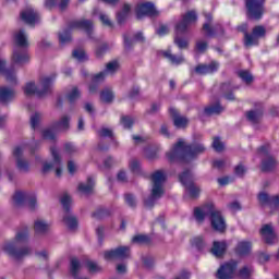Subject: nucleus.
<instances>
[{"label":"nucleus","mask_w":279,"mask_h":279,"mask_svg":"<svg viewBox=\"0 0 279 279\" xmlns=\"http://www.w3.org/2000/svg\"><path fill=\"white\" fill-rule=\"evenodd\" d=\"M246 14L252 21H260L265 14V0H246Z\"/></svg>","instance_id":"11"},{"label":"nucleus","mask_w":279,"mask_h":279,"mask_svg":"<svg viewBox=\"0 0 279 279\" xmlns=\"http://www.w3.org/2000/svg\"><path fill=\"white\" fill-rule=\"evenodd\" d=\"M238 264L234 260H230L223 264L218 269L216 277L217 279H232L234 278V272L236 271Z\"/></svg>","instance_id":"16"},{"label":"nucleus","mask_w":279,"mask_h":279,"mask_svg":"<svg viewBox=\"0 0 279 279\" xmlns=\"http://www.w3.org/2000/svg\"><path fill=\"white\" fill-rule=\"evenodd\" d=\"M14 43L16 46L13 50V62L15 64H25V62H29V54L27 53L29 40H27V33H25V29L15 32Z\"/></svg>","instance_id":"5"},{"label":"nucleus","mask_w":279,"mask_h":279,"mask_svg":"<svg viewBox=\"0 0 279 279\" xmlns=\"http://www.w3.org/2000/svg\"><path fill=\"white\" fill-rule=\"evenodd\" d=\"M71 123V117L63 116L61 117L60 121L56 123L57 130H62L63 132H66L69 130Z\"/></svg>","instance_id":"35"},{"label":"nucleus","mask_w":279,"mask_h":279,"mask_svg":"<svg viewBox=\"0 0 279 279\" xmlns=\"http://www.w3.org/2000/svg\"><path fill=\"white\" fill-rule=\"evenodd\" d=\"M239 87H234L232 86V83H223L220 86V90L222 93V95L229 100V101H234V94L231 93V90H234ZM229 93V94H228Z\"/></svg>","instance_id":"29"},{"label":"nucleus","mask_w":279,"mask_h":279,"mask_svg":"<svg viewBox=\"0 0 279 279\" xmlns=\"http://www.w3.org/2000/svg\"><path fill=\"white\" fill-rule=\"evenodd\" d=\"M221 112H223V107L219 102L205 108V114L208 117H213V114H221Z\"/></svg>","instance_id":"31"},{"label":"nucleus","mask_w":279,"mask_h":279,"mask_svg":"<svg viewBox=\"0 0 279 279\" xmlns=\"http://www.w3.org/2000/svg\"><path fill=\"white\" fill-rule=\"evenodd\" d=\"M87 269L89 274H99L104 268H101L96 262H87Z\"/></svg>","instance_id":"51"},{"label":"nucleus","mask_w":279,"mask_h":279,"mask_svg":"<svg viewBox=\"0 0 279 279\" xmlns=\"http://www.w3.org/2000/svg\"><path fill=\"white\" fill-rule=\"evenodd\" d=\"M61 206L64 210L63 223L69 230H77V217L71 213V206H73V198L71 195L64 193L60 198Z\"/></svg>","instance_id":"9"},{"label":"nucleus","mask_w":279,"mask_h":279,"mask_svg":"<svg viewBox=\"0 0 279 279\" xmlns=\"http://www.w3.org/2000/svg\"><path fill=\"white\" fill-rule=\"evenodd\" d=\"M100 99L105 104H112V100L114 99V93H112L110 89H105L100 93Z\"/></svg>","instance_id":"45"},{"label":"nucleus","mask_w":279,"mask_h":279,"mask_svg":"<svg viewBox=\"0 0 279 279\" xmlns=\"http://www.w3.org/2000/svg\"><path fill=\"white\" fill-rule=\"evenodd\" d=\"M120 66L121 65L119 64V61L113 60L106 64L104 72H105V74H107V76L114 75V73H117V71H119Z\"/></svg>","instance_id":"32"},{"label":"nucleus","mask_w":279,"mask_h":279,"mask_svg":"<svg viewBox=\"0 0 279 279\" xmlns=\"http://www.w3.org/2000/svg\"><path fill=\"white\" fill-rule=\"evenodd\" d=\"M0 73H3L9 84H16V74L14 71L5 70V60H0Z\"/></svg>","instance_id":"28"},{"label":"nucleus","mask_w":279,"mask_h":279,"mask_svg":"<svg viewBox=\"0 0 279 279\" xmlns=\"http://www.w3.org/2000/svg\"><path fill=\"white\" fill-rule=\"evenodd\" d=\"M64 151L69 156H73V154H77V147L74 146L73 143L69 142L64 144Z\"/></svg>","instance_id":"56"},{"label":"nucleus","mask_w":279,"mask_h":279,"mask_svg":"<svg viewBox=\"0 0 279 279\" xmlns=\"http://www.w3.org/2000/svg\"><path fill=\"white\" fill-rule=\"evenodd\" d=\"M58 3H59L60 10L63 11V10H66V5H69V0H46L45 5L46 8L51 9L58 5Z\"/></svg>","instance_id":"33"},{"label":"nucleus","mask_w":279,"mask_h":279,"mask_svg":"<svg viewBox=\"0 0 279 279\" xmlns=\"http://www.w3.org/2000/svg\"><path fill=\"white\" fill-rule=\"evenodd\" d=\"M278 167V162L276 161V158L272 156H267L265 159L262 161V171L264 173H269L274 171Z\"/></svg>","instance_id":"27"},{"label":"nucleus","mask_w":279,"mask_h":279,"mask_svg":"<svg viewBox=\"0 0 279 279\" xmlns=\"http://www.w3.org/2000/svg\"><path fill=\"white\" fill-rule=\"evenodd\" d=\"M170 114L173 119L175 128H186V125H189V119H186V117L180 116L175 108H170Z\"/></svg>","instance_id":"23"},{"label":"nucleus","mask_w":279,"mask_h":279,"mask_svg":"<svg viewBox=\"0 0 279 279\" xmlns=\"http://www.w3.org/2000/svg\"><path fill=\"white\" fill-rule=\"evenodd\" d=\"M53 76H45L40 80L39 85L36 86V83L28 82L24 86V94L27 97L32 95H37V97H45V95H49L51 93V87L53 86Z\"/></svg>","instance_id":"8"},{"label":"nucleus","mask_w":279,"mask_h":279,"mask_svg":"<svg viewBox=\"0 0 279 279\" xmlns=\"http://www.w3.org/2000/svg\"><path fill=\"white\" fill-rule=\"evenodd\" d=\"M144 266L146 267V269H151V267H154V264L156 263V260L154 259V257L146 255L142 258Z\"/></svg>","instance_id":"60"},{"label":"nucleus","mask_w":279,"mask_h":279,"mask_svg":"<svg viewBox=\"0 0 279 279\" xmlns=\"http://www.w3.org/2000/svg\"><path fill=\"white\" fill-rule=\"evenodd\" d=\"M20 19L26 25L34 27L36 24L40 22V14L38 11L34 10L32 7H28L20 13Z\"/></svg>","instance_id":"15"},{"label":"nucleus","mask_w":279,"mask_h":279,"mask_svg":"<svg viewBox=\"0 0 279 279\" xmlns=\"http://www.w3.org/2000/svg\"><path fill=\"white\" fill-rule=\"evenodd\" d=\"M72 57L74 60H77L78 62H86L88 60V56H86V51L82 48L74 49L72 52Z\"/></svg>","instance_id":"38"},{"label":"nucleus","mask_w":279,"mask_h":279,"mask_svg":"<svg viewBox=\"0 0 279 279\" xmlns=\"http://www.w3.org/2000/svg\"><path fill=\"white\" fill-rule=\"evenodd\" d=\"M272 196L266 192H259L257 195V202L259 206H270Z\"/></svg>","instance_id":"34"},{"label":"nucleus","mask_w":279,"mask_h":279,"mask_svg":"<svg viewBox=\"0 0 279 279\" xmlns=\"http://www.w3.org/2000/svg\"><path fill=\"white\" fill-rule=\"evenodd\" d=\"M206 151V146L202 143H194L192 145H186L183 140H180L170 151L167 153V158L170 162H175L180 160L181 162H189L193 160L199 154Z\"/></svg>","instance_id":"2"},{"label":"nucleus","mask_w":279,"mask_h":279,"mask_svg":"<svg viewBox=\"0 0 279 279\" xmlns=\"http://www.w3.org/2000/svg\"><path fill=\"white\" fill-rule=\"evenodd\" d=\"M50 154L53 158V167L56 169V175L60 178V175H62V166H61L62 159L60 158V154L58 153V149L54 146L50 147Z\"/></svg>","instance_id":"24"},{"label":"nucleus","mask_w":279,"mask_h":279,"mask_svg":"<svg viewBox=\"0 0 279 279\" xmlns=\"http://www.w3.org/2000/svg\"><path fill=\"white\" fill-rule=\"evenodd\" d=\"M92 216L94 219H106V217H110V210L107 208H99Z\"/></svg>","instance_id":"49"},{"label":"nucleus","mask_w":279,"mask_h":279,"mask_svg":"<svg viewBox=\"0 0 279 279\" xmlns=\"http://www.w3.org/2000/svg\"><path fill=\"white\" fill-rule=\"evenodd\" d=\"M106 77H108V75L106 74V72L101 71L92 77V82L93 84H101L102 82H105Z\"/></svg>","instance_id":"53"},{"label":"nucleus","mask_w":279,"mask_h":279,"mask_svg":"<svg viewBox=\"0 0 279 279\" xmlns=\"http://www.w3.org/2000/svg\"><path fill=\"white\" fill-rule=\"evenodd\" d=\"M121 125H123L124 130H130L132 125H134V118L130 116H122L120 120Z\"/></svg>","instance_id":"48"},{"label":"nucleus","mask_w":279,"mask_h":279,"mask_svg":"<svg viewBox=\"0 0 279 279\" xmlns=\"http://www.w3.org/2000/svg\"><path fill=\"white\" fill-rule=\"evenodd\" d=\"M213 147L215 151L221 153L223 151L226 145L223 144V142H221L219 137H214Z\"/></svg>","instance_id":"54"},{"label":"nucleus","mask_w":279,"mask_h":279,"mask_svg":"<svg viewBox=\"0 0 279 279\" xmlns=\"http://www.w3.org/2000/svg\"><path fill=\"white\" fill-rule=\"evenodd\" d=\"M27 204L28 210L34 213L36 208H38V203L36 201V194H31L27 192L17 191L13 195V206L21 208V206H25Z\"/></svg>","instance_id":"10"},{"label":"nucleus","mask_w":279,"mask_h":279,"mask_svg":"<svg viewBox=\"0 0 279 279\" xmlns=\"http://www.w3.org/2000/svg\"><path fill=\"white\" fill-rule=\"evenodd\" d=\"M81 95L82 93L80 92V88L73 87L66 97L70 104H73L74 101H77V99H80Z\"/></svg>","instance_id":"47"},{"label":"nucleus","mask_w":279,"mask_h":279,"mask_svg":"<svg viewBox=\"0 0 279 279\" xmlns=\"http://www.w3.org/2000/svg\"><path fill=\"white\" fill-rule=\"evenodd\" d=\"M129 167L132 173H135L136 175H141L143 173V170L141 168V161L138 159H131L129 162Z\"/></svg>","instance_id":"42"},{"label":"nucleus","mask_w":279,"mask_h":279,"mask_svg":"<svg viewBox=\"0 0 279 279\" xmlns=\"http://www.w3.org/2000/svg\"><path fill=\"white\" fill-rule=\"evenodd\" d=\"M194 217L198 223H202L206 217H210L211 228L216 232H226V219H223L221 211L217 210L213 203L203 207H196L194 209Z\"/></svg>","instance_id":"3"},{"label":"nucleus","mask_w":279,"mask_h":279,"mask_svg":"<svg viewBox=\"0 0 279 279\" xmlns=\"http://www.w3.org/2000/svg\"><path fill=\"white\" fill-rule=\"evenodd\" d=\"M219 70V63L217 61H211L208 64H198L195 68V73L197 75H208L210 73H216Z\"/></svg>","instance_id":"19"},{"label":"nucleus","mask_w":279,"mask_h":279,"mask_svg":"<svg viewBox=\"0 0 279 279\" xmlns=\"http://www.w3.org/2000/svg\"><path fill=\"white\" fill-rule=\"evenodd\" d=\"M49 222L44 219H37L34 222V231L38 236H45L49 232Z\"/></svg>","instance_id":"20"},{"label":"nucleus","mask_w":279,"mask_h":279,"mask_svg":"<svg viewBox=\"0 0 279 279\" xmlns=\"http://www.w3.org/2000/svg\"><path fill=\"white\" fill-rule=\"evenodd\" d=\"M205 19H207L208 23H205L203 25L204 32H206V35L209 37L215 36V29L210 27V21H213V15L210 13L205 14Z\"/></svg>","instance_id":"44"},{"label":"nucleus","mask_w":279,"mask_h":279,"mask_svg":"<svg viewBox=\"0 0 279 279\" xmlns=\"http://www.w3.org/2000/svg\"><path fill=\"white\" fill-rule=\"evenodd\" d=\"M143 40H144L143 33L135 34L133 40L128 38V36L124 35V47L125 49H130V47L134 45V41L142 43Z\"/></svg>","instance_id":"37"},{"label":"nucleus","mask_w":279,"mask_h":279,"mask_svg":"<svg viewBox=\"0 0 279 279\" xmlns=\"http://www.w3.org/2000/svg\"><path fill=\"white\" fill-rule=\"evenodd\" d=\"M250 252H252V242L251 241H240L238 242L236 246H235V253L239 256H247V254H250Z\"/></svg>","instance_id":"26"},{"label":"nucleus","mask_w":279,"mask_h":279,"mask_svg":"<svg viewBox=\"0 0 279 279\" xmlns=\"http://www.w3.org/2000/svg\"><path fill=\"white\" fill-rule=\"evenodd\" d=\"M40 121H43V114L36 111L34 114L31 116V128H33V130H36V128H38V125L40 124Z\"/></svg>","instance_id":"46"},{"label":"nucleus","mask_w":279,"mask_h":279,"mask_svg":"<svg viewBox=\"0 0 279 279\" xmlns=\"http://www.w3.org/2000/svg\"><path fill=\"white\" fill-rule=\"evenodd\" d=\"M71 29H84L89 38H93V21L76 20L70 23L69 28L59 33L60 45L71 43Z\"/></svg>","instance_id":"7"},{"label":"nucleus","mask_w":279,"mask_h":279,"mask_svg":"<svg viewBox=\"0 0 279 279\" xmlns=\"http://www.w3.org/2000/svg\"><path fill=\"white\" fill-rule=\"evenodd\" d=\"M80 269H82V263H80L77 257H72L70 262V274L73 278H78Z\"/></svg>","instance_id":"30"},{"label":"nucleus","mask_w":279,"mask_h":279,"mask_svg":"<svg viewBox=\"0 0 279 279\" xmlns=\"http://www.w3.org/2000/svg\"><path fill=\"white\" fill-rule=\"evenodd\" d=\"M254 45H258V39L255 37V35L252 33H245L244 36V46L246 48L254 47Z\"/></svg>","instance_id":"43"},{"label":"nucleus","mask_w":279,"mask_h":279,"mask_svg":"<svg viewBox=\"0 0 279 279\" xmlns=\"http://www.w3.org/2000/svg\"><path fill=\"white\" fill-rule=\"evenodd\" d=\"M165 58H167V60H169L171 62V64H182V62H184V57L182 56H175L173 53H171V50H168L166 52H163Z\"/></svg>","instance_id":"36"},{"label":"nucleus","mask_w":279,"mask_h":279,"mask_svg":"<svg viewBox=\"0 0 279 279\" xmlns=\"http://www.w3.org/2000/svg\"><path fill=\"white\" fill-rule=\"evenodd\" d=\"M192 244L197 250H204V247L206 246V243H204V239H202V236L194 238L193 241H192Z\"/></svg>","instance_id":"61"},{"label":"nucleus","mask_w":279,"mask_h":279,"mask_svg":"<svg viewBox=\"0 0 279 279\" xmlns=\"http://www.w3.org/2000/svg\"><path fill=\"white\" fill-rule=\"evenodd\" d=\"M43 138L46 141H56V132L53 129H45L43 131Z\"/></svg>","instance_id":"55"},{"label":"nucleus","mask_w":279,"mask_h":279,"mask_svg":"<svg viewBox=\"0 0 279 279\" xmlns=\"http://www.w3.org/2000/svg\"><path fill=\"white\" fill-rule=\"evenodd\" d=\"M252 34L258 40V38L265 37V34H267V29H265V26L258 25L253 28Z\"/></svg>","instance_id":"50"},{"label":"nucleus","mask_w":279,"mask_h":279,"mask_svg":"<svg viewBox=\"0 0 279 279\" xmlns=\"http://www.w3.org/2000/svg\"><path fill=\"white\" fill-rule=\"evenodd\" d=\"M14 97V89L7 86L0 87V104H10Z\"/></svg>","instance_id":"25"},{"label":"nucleus","mask_w":279,"mask_h":279,"mask_svg":"<svg viewBox=\"0 0 279 279\" xmlns=\"http://www.w3.org/2000/svg\"><path fill=\"white\" fill-rule=\"evenodd\" d=\"M105 260H125L130 258V247L119 246L104 252Z\"/></svg>","instance_id":"14"},{"label":"nucleus","mask_w":279,"mask_h":279,"mask_svg":"<svg viewBox=\"0 0 279 279\" xmlns=\"http://www.w3.org/2000/svg\"><path fill=\"white\" fill-rule=\"evenodd\" d=\"M167 181V173L162 170H157L151 175L153 189L150 196L144 199L145 208H154L156 202L165 195V182Z\"/></svg>","instance_id":"4"},{"label":"nucleus","mask_w":279,"mask_h":279,"mask_svg":"<svg viewBox=\"0 0 279 279\" xmlns=\"http://www.w3.org/2000/svg\"><path fill=\"white\" fill-rule=\"evenodd\" d=\"M110 49V46L108 44H102L96 49V57L102 58V56Z\"/></svg>","instance_id":"59"},{"label":"nucleus","mask_w":279,"mask_h":279,"mask_svg":"<svg viewBox=\"0 0 279 279\" xmlns=\"http://www.w3.org/2000/svg\"><path fill=\"white\" fill-rule=\"evenodd\" d=\"M238 77L242 80L245 84H252L254 82V76L247 70L238 71Z\"/></svg>","instance_id":"39"},{"label":"nucleus","mask_w":279,"mask_h":279,"mask_svg":"<svg viewBox=\"0 0 279 279\" xmlns=\"http://www.w3.org/2000/svg\"><path fill=\"white\" fill-rule=\"evenodd\" d=\"M130 10H132L130 4H124L121 12L118 13V23L120 25L125 23V19H128V15L130 14Z\"/></svg>","instance_id":"40"},{"label":"nucleus","mask_w":279,"mask_h":279,"mask_svg":"<svg viewBox=\"0 0 279 279\" xmlns=\"http://www.w3.org/2000/svg\"><path fill=\"white\" fill-rule=\"evenodd\" d=\"M77 189L82 195H93L95 191V179L89 177L85 183H80Z\"/></svg>","instance_id":"21"},{"label":"nucleus","mask_w":279,"mask_h":279,"mask_svg":"<svg viewBox=\"0 0 279 279\" xmlns=\"http://www.w3.org/2000/svg\"><path fill=\"white\" fill-rule=\"evenodd\" d=\"M254 274V268L252 266H244L242 269H240V277L247 279Z\"/></svg>","instance_id":"52"},{"label":"nucleus","mask_w":279,"mask_h":279,"mask_svg":"<svg viewBox=\"0 0 279 279\" xmlns=\"http://www.w3.org/2000/svg\"><path fill=\"white\" fill-rule=\"evenodd\" d=\"M260 234L268 245H272V243H276L277 236L276 232L274 231V226L271 225H264L260 229Z\"/></svg>","instance_id":"18"},{"label":"nucleus","mask_w":279,"mask_h":279,"mask_svg":"<svg viewBox=\"0 0 279 279\" xmlns=\"http://www.w3.org/2000/svg\"><path fill=\"white\" fill-rule=\"evenodd\" d=\"M136 16L138 20L143 16H158V11L151 2L140 3L136 7Z\"/></svg>","instance_id":"17"},{"label":"nucleus","mask_w":279,"mask_h":279,"mask_svg":"<svg viewBox=\"0 0 279 279\" xmlns=\"http://www.w3.org/2000/svg\"><path fill=\"white\" fill-rule=\"evenodd\" d=\"M197 21V13L195 11H189L182 17V20L177 24L175 31L177 35L174 37V45L179 47V49H189V40L186 38L181 37L179 34H184L186 29H189V25H193Z\"/></svg>","instance_id":"6"},{"label":"nucleus","mask_w":279,"mask_h":279,"mask_svg":"<svg viewBox=\"0 0 279 279\" xmlns=\"http://www.w3.org/2000/svg\"><path fill=\"white\" fill-rule=\"evenodd\" d=\"M26 147V145L15 146L12 151L15 158V167L20 173H29V161L23 158V151Z\"/></svg>","instance_id":"13"},{"label":"nucleus","mask_w":279,"mask_h":279,"mask_svg":"<svg viewBox=\"0 0 279 279\" xmlns=\"http://www.w3.org/2000/svg\"><path fill=\"white\" fill-rule=\"evenodd\" d=\"M179 180L181 184L189 191L190 197H199V187L195 185V177L191 170H184L180 175Z\"/></svg>","instance_id":"12"},{"label":"nucleus","mask_w":279,"mask_h":279,"mask_svg":"<svg viewBox=\"0 0 279 279\" xmlns=\"http://www.w3.org/2000/svg\"><path fill=\"white\" fill-rule=\"evenodd\" d=\"M132 241L134 243H149V238L147 235L138 234L133 236Z\"/></svg>","instance_id":"63"},{"label":"nucleus","mask_w":279,"mask_h":279,"mask_svg":"<svg viewBox=\"0 0 279 279\" xmlns=\"http://www.w3.org/2000/svg\"><path fill=\"white\" fill-rule=\"evenodd\" d=\"M269 208H276L279 209V195H274L270 199Z\"/></svg>","instance_id":"64"},{"label":"nucleus","mask_w":279,"mask_h":279,"mask_svg":"<svg viewBox=\"0 0 279 279\" xmlns=\"http://www.w3.org/2000/svg\"><path fill=\"white\" fill-rule=\"evenodd\" d=\"M98 135L102 136V138H111L112 136V130L108 128H102L98 131Z\"/></svg>","instance_id":"62"},{"label":"nucleus","mask_w":279,"mask_h":279,"mask_svg":"<svg viewBox=\"0 0 279 279\" xmlns=\"http://www.w3.org/2000/svg\"><path fill=\"white\" fill-rule=\"evenodd\" d=\"M124 199L128 206L131 208H136V196H134V194H125Z\"/></svg>","instance_id":"57"},{"label":"nucleus","mask_w":279,"mask_h":279,"mask_svg":"<svg viewBox=\"0 0 279 279\" xmlns=\"http://www.w3.org/2000/svg\"><path fill=\"white\" fill-rule=\"evenodd\" d=\"M260 117H263V110H252L246 113V118L251 123H258V121H260Z\"/></svg>","instance_id":"41"},{"label":"nucleus","mask_w":279,"mask_h":279,"mask_svg":"<svg viewBox=\"0 0 279 279\" xmlns=\"http://www.w3.org/2000/svg\"><path fill=\"white\" fill-rule=\"evenodd\" d=\"M226 250H228V243L226 241H214L211 254L216 256V258H221V256L226 254Z\"/></svg>","instance_id":"22"},{"label":"nucleus","mask_w":279,"mask_h":279,"mask_svg":"<svg viewBox=\"0 0 279 279\" xmlns=\"http://www.w3.org/2000/svg\"><path fill=\"white\" fill-rule=\"evenodd\" d=\"M35 255L39 260H44V263H48L49 260V251L47 250L37 251Z\"/></svg>","instance_id":"58"},{"label":"nucleus","mask_w":279,"mask_h":279,"mask_svg":"<svg viewBox=\"0 0 279 279\" xmlns=\"http://www.w3.org/2000/svg\"><path fill=\"white\" fill-rule=\"evenodd\" d=\"M29 241V229L24 228L15 233L13 240L7 241L3 245V252L8 254L10 258L16 260L17 263L32 256L34 250L29 245L20 246L22 243H27Z\"/></svg>","instance_id":"1"}]
</instances>
